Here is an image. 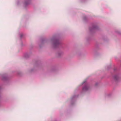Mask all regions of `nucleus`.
<instances>
[{
    "label": "nucleus",
    "instance_id": "obj_1",
    "mask_svg": "<svg viewBox=\"0 0 121 121\" xmlns=\"http://www.w3.org/2000/svg\"><path fill=\"white\" fill-rule=\"evenodd\" d=\"M51 42L53 47L54 48H58L59 46L62 45L60 40V38L58 35H55L51 38L50 40L45 38L41 39V43L39 46L41 48L45 43H47Z\"/></svg>",
    "mask_w": 121,
    "mask_h": 121
},
{
    "label": "nucleus",
    "instance_id": "obj_2",
    "mask_svg": "<svg viewBox=\"0 0 121 121\" xmlns=\"http://www.w3.org/2000/svg\"><path fill=\"white\" fill-rule=\"evenodd\" d=\"M113 71L115 74L112 76L113 79L117 82H121V74L119 72L118 70L116 68L114 69Z\"/></svg>",
    "mask_w": 121,
    "mask_h": 121
},
{
    "label": "nucleus",
    "instance_id": "obj_3",
    "mask_svg": "<svg viewBox=\"0 0 121 121\" xmlns=\"http://www.w3.org/2000/svg\"><path fill=\"white\" fill-rule=\"evenodd\" d=\"M87 79H85L82 83L83 86L82 92H85L88 91L90 90L91 88L89 84L86 82Z\"/></svg>",
    "mask_w": 121,
    "mask_h": 121
},
{
    "label": "nucleus",
    "instance_id": "obj_4",
    "mask_svg": "<svg viewBox=\"0 0 121 121\" xmlns=\"http://www.w3.org/2000/svg\"><path fill=\"white\" fill-rule=\"evenodd\" d=\"M89 29L91 32V33H94L98 30L99 28L97 25V23L96 22L92 23L91 26L90 27Z\"/></svg>",
    "mask_w": 121,
    "mask_h": 121
},
{
    "label": "nucleus",
    "instance_id": "obj_5",
    "mask_svg": "<svg viewBox=\"0 0 121 121\" xmlns=\"http://www.w3.org/2000/svg\"><path fill=\"white\" fill-rule=\"evenodd\" d=\"M0 78L4 81H7L9 80V78L6 74H0Z\"/></svg>",
    "mask_w": 121,
    "mask_h": 121
},
{
    "label": "nucleus",
    "instance_id": "obj_6",
    "mask_svg": "<svg viewBox=\"0 0 121 121\" xmlns=\"http://www.w3.org/2000/svg\"><path fill=\"white\" fill-rule=\"evenodd\" d=\"M78 95H73L71 97V103L72 105H73L75 103L76 100Z\"/></svg>",
    "mask_w": 121,
    "mask_h": 121
},
{
    "label": "nucleus",
    "instance_id": "obj_7",
    "mask_svg": "<svg viewBox=\"0 0 121 121\" xmlns=\"http://www.w3.org/2000/svg\"><path fill=\"white\" fill-rule=\"evenodd\" d=\"M31 0H24L23 2L24 7L26 8L30 3Z\"/></svg>",
    "mask_w": 121,
    "mask_h": 121
},
{
    "label": "nucleus",
    "instance_id": "obj_8",
    "mask_svg": "<svg viewBox=\"0 0 121 121\" xmlns=\"http://www.w3.org/2000/svg\"><path fill=\"white\" fill-rule=\"evenodd\" d=\"M32 55L31 52L26 53H25L24 55V57L26 58H27L29 57Z\"/></svg>",
    "mask_w": 121,
    "mask_h": 121
},
{
    "label": "nucleus",
    "instance_id": "obj_9",
    "mask_svg": "<svg viewBox=\"0 0 121 121\" xmlns=\"http://www.w3.org/2000/svg\"><path fill=\"white\" fill-rule=\"evenodd\" d=\"M63 54V52L61 51L58 52L56 54V56L58 57H60L62 56Z\"/></svg>",
    "mask_w": 121,
    "mask_h": 121
},
{
    "label": "nucleus",
    "instance_id": "obj_10",
    "mask_svg": "<svg viewBox=\"0 0 121 121\" xmlns=\"http://www.w3.org/2000/svg\"><path fill=\"white\" fill-rule=\"evenodd\" d=\"M83 20L85 22L87 21V17L86 16H84L83 17Z\"/></svg>",
    "mask_w": 121,
    "mask_h": 121
},
{
    "label": "nucleus",
    "instance_id": "obj_11",
    "mask_svg": "<svg viewBox=\"0 0 121 121\" xmlns=\"http://www.w3.org/2000/svg\"><path fill=\"white\" fill-rule=\"evenodd\" d=\"M39 61H35V65L37 66L38 65Z\"/></svg>",
    "mask_w": 121,
    "mask_h": 121
},
{
    "label": "nucleus",
    "instance_id": "obj_12",
    "mask_svg": "<svg viewBox=\"0 0 121 121\" xmlns=\"http://www.w3.org/2000/svg\"><path fill=\"white\" fill-rule=\"evenodd\" d=\"M34 70V69H32L29 70V72H33Z\"/></svg>",
    "mask_w": 121,
    "mask_h": 121
},
{
    "label": "nucleus",
    "instance_id": "obj_13",
    "mask_svg": "<svg viewBox=\"0 0 121 121\" xmlns=\"http://www.w3.org/2000/svg\"><path fill=\"white\" fill-rule=\"evenodd\" d=\"M116 32L118 34L120 35L121 34V32L119 31H117Z\"/></svg>",
    "mask_w": 121,
    "mask_h": 121
},
{
    "label": "nucleus",
    "instance_id": "obj_14",
    "mask_svg": "<svg viewBox=\"0 0 121 121\" xmlns=\"http://www.w3.org/2000/svg\"><path fill=\"white\" fill-rule=\"evenodd\" d=\"M23 35L22 34H20V38L21 39L22 37L23 36Z\"/></svg>",
    "mask_w": 121,
    "mask_h": 121
},
{
    "label": "nucleus",
    "instance_id": "obj_15",
    "mask_svg": "<svg viewBox=\"0 0 121 121\" xmlns=\"http://www.w3.org/2000/svg\"><path fill=\"white\" fill-rule=\"evenodd\" d=\"M56 69L55 68H54L52 69V71L53 72L54 71L56 70Z\"/></svg>",
    "mask_w": 121,
    "mask_h": 121
},
{
    "label": "nucleus",
    "instance_id": "obj_16",
    "mask_svg": "<svg viewBox=\"0 0 121 121\" xmlns=\"http://www.w3.org/2000/svg\"><path fill=\"white\" fill-rule=\"evenodd\" d=\"M98 82H96V83H95V86H97V85H98Z\"/></svg>",
    "mask_w": 121,
    "mask_h": 121
},
{
    "label": "nucleus",
    "instance_id": "obj_17",
    "mask_svg": "<svg viewBox=\"0 0 121 121\" xmlns=\"http://www.w3.org/2000/svg\"><path fill=\"white\" fill-rule=\"evenodd\" d=\"M19 1H18L17 3V5H18L19 4Z\"/></svg>",
    "mask_w": 121,
    "mask_h": 121
},
{
    "label": "nucleus",
    "instance_id": "obj_18",
    "mask_svg": "<svg viewBox=\"0 0 121 121\" xmlns=\"http://www.w3.org/2000/svg\"><path fill=\"white\" fill-rule=\"evenodd\" d=\"M21 72H18L17 73V74L18 75H20V74Z\"/></svg>",
    "mask_w": 121,
    "mask_h": 121
},
{
    "label": "nucleus",
    "instance_id": "obj_19",
    "mask_svg": "<svg viewBox=\"0 0 121 121\" xmlns=\"http://www.w3.org/2000/svg\"><path fill=\"white\" fill-rule=\"evenodd\" d=\"M81 1L82 2H85V0H81Z\"/></svg>",
    "mask_w": 121,
    "mask_h": 121
},
{
    "label": "nucleus",
    "instance_id": "obj_20",
    "mask_svg": "<svg viewBox=\"0 0 121 121\" xmlns=\"http://www.w3.org/2000/svg\"><path fill=\"white\" fill-rule=\"evenodd\" d=\"M89 39H88V38H87V41H88V40H89Z\"/></svg>",
    "mask_w": 121,
    "mask_h": 121
},
{
    "label": "nucleus",
    "instance_id": "obj_21",
    "mask_svg": "<svg viewBox=\"0 0 121 121\" xmlns=\"http://www.w3.org/2000/svg\"><path fill=\"white\" fill-rule=\"evenodd\" d=\"M22 46H23V44H22Z\"/></svg>",
    "mask_w": 121,
    "mask_h": 121
}]
</instances>
